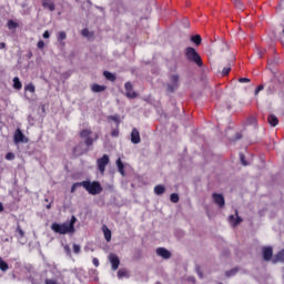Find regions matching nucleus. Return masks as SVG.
Segmentation results:
<instances>
[{
	"label": "nucleus",
	"instance_id": "41",
	"mask_svg": "<svg viewBox=\"0 0 284 284\" xmlns=\"http://www.w3.org/2000/svg\"><path fill=\"white\" fill-rule=\"evenodd\" d=\"M17 233L19 234L20 239H23V236H26V233L22 231L21 226L17 227Z\"/></svg>",
	"mask_w": 284,
	"mask_h": 284
},
{
	"label": "nucleus",
	"instance_id": "43",
	"mask_svg": "<svg viewBox=\"0 0 284 284\" xmlns=\"http://www.w3.org/2000/svg\"><path fill=\"white\" fill-rule=\"evenodd\" d=\"M265 89V84H261L255 89V95L258 94V92H261L262 90Z\"/></svg>",
	"mask_w": 284,
	"mask_h": 284
},
{
	"label": "nucleus",
	"instance_id": "39",
	"mask_svg": "<svg viewBox=\"0 0 284 284\" xmlns=\"http://www.w3.org/2000/svg\"><path fill=\"white\" fill-rule=\"evenodd\" d=\"M73 252H74V254H79L81 252V245L73 244Z\"/></svg>",
	"mask_w": 284,
	"mask_h": 284
},
{
	"label": "nucleus",
	"instance_id": "32",
	"mask_svg": "<svg viewBox=\"0 0 284 284\" xmlns=\"http://www.w3.org/2000/svg\"><path fill=\"white\" fill-rule=\"evenodd\" d=\"M7 26L9 30H14L16 28H19V23L14 22V20H9Z\"/></svg>",
	"mask_w": 284,
	"mask_h": 284
},
{
	"label": "nucleus",
	"instance_id": "57",
	"mask_svg": "<svg viewBox=\"0 0 284 284\" xmlns=\"http://www.w3.org/2000/svg\"><path fill=\"white\" fill-rule=\"evenodd\" d=\"M282 28H283V30H282V34H283V37H284V24L282 26Z\"/></svg>",
	"mask_w": 284,
	"mask_h": 284
},
{
	"label": "nucleus",
	"instance_id": "55",
	"mask_svg": "<svg viewBox=\"0 0 284 284\" xmlns=\"http://www.w3.org/2000/svg\"><path fill=\"white\" fill-rule=\"evenodd\" d=\"M200 278H203V273L202 272H197Z\"/></svg>",
	"mask_w": 284,
	"mask_h": 284
},
{
	"label": "nucleus",
	"instance_id": "34",
	"mask_svg": "<svg viewBox=\"0 0 284 284\" xmlns=\"http://www.w3.org/2000/svg\"><path fill=\"white\" fill-rule=\"evenodd\" d=\"M84 139H85L84 143L87 148H91V145H94V139H92L91 136L84 138Z\"/></svg>",
	"mask_w": 284,
	"mask_h": 284
},
{
	"label": "nucleus",
	"instance_id": "36",
	"mask_svg": "<svg viewBox=\"0 0 284 284\" xmlns=\"http://www.w3.org/2000/svg\"><path fill=\"white\" fill-rule=\"evenodd\" d=\"M230 72H232V68H230V67H225V68L222 70L223 77H227V74H230Z\"/></svg>",
	"mask_w": 284,
	"mask_h": 284
},
{
	"label": "nucleus",
	"instance_id": "42",
	"mask_svg": "<svg viewBox=\"0 0 284 284\" xmlns=\"http://www.w3.org/2000/svg\"><path fill=\"white\" fill-rule=\"evenodd\" d=\"M111 136H113V138L119 136V126H116L115 129H113V130L111 131Z\"/></svg>",
	"mask_w": 284,
	"mask_h": 284
},
{
	"label": "nucleus",
	"instance_id": "44",
	"mask_svg": "<svg viewBox=\"0 0 284 284\" xmlns=\"http://www.w3.org/2000/svg\"><path fill=\"white\" fill-rule=\"evenodd\" d=\"M81 34H82V37H90V30L83 29Z\"/></svg>",
	"mask_w": 284,
	"mask_h": 284
},
{
	"label": "nucleus",
	"instance_id": "56",
	"mask_svg": "<svg viewBox=\"0 0 284 284\" xmlns=\"http://www.w3.org/2000/svg\"><path fill=\"white\" fill-rule=\"evenodd\" d=\"M50 207H52V205H51V204L47 205V210H50Z\"/></svg>",
	"mask_w": 284,
	"mask_h": 284
},
{
	"label": "nucleus",
	"instance_id": "33",
	"mask_svg": "<svg viewBox=\"0 0 284 284\" xmlns=\"http://www.w3.org/2000/svg\"><path fill=\"white\" fill-rule=\"evenodd\" d=\"M65 39H68V34L65 33V31H60L58 33V41H65Z\"/></svg>",
	"mask_w": 284,
	"mask_h": 284
},
{
	"label": "nucleus",
	"instance_id": "2",
	"mask_svg": "<svg viewBox=\"0 0 284 284\" xmlns=\"http://www.w3.org/2000/svg\"><path fill=\"white\" fill-rule=\"evenodd\" d=\"M184 57L189 63H194V65H197V68H203V59L201 58V54L196 49L193 47H187L184 50Z\"/></svg>",
	"mask_w": 284,
	"mask_h": 284
},
{
	"label": "nucleus",
	"instance_id": "26",
	"mask_svg": "<svg viewBox=\"0 0 284 284\" xmlns=\"http://www.w3.org/2000/svg\"><path fill=\"white\" fill-rule=\"evenodd\" d=\"M191 41L192 43H195V45H201V42L203 41V39L201 38V36L195 34L191 37Z\"/></svg>",
	"mask_w": 284,
	"mask_h": 284
},
{
	"label": "nucleus",
	"instance_id": "15",
	"mask_svg": "<svg viewBox=\"0 0 284 284\" xmlns=\"http://www.w3.org/2000/svg\"><path fill=\"white\" fill-rule=\"evenodd\" d=\"M156 254L158 256H161L162 258H165V260L171 258L172 256V253H170V251H168V248L165 247L156 248Z\"/></svg>",
	"mask_w": 284,
	"mask_h": 284
},
{
	"label": "nucleus",
	"instance_id": "20",
	"mask_svg": "<svg viewBox=\"0 0 284 284\" xmlns=\"http://www.w3.org/2000/svg\"><path fill=\"white\" fill-rule=\"evenodd\" d=\"M103 77L106 79V81H111L112 83H114V81H116V75H114L110 71H104Z\"/></svg>",
	"mask_w": 284,
	"mask_h": 284
},
{
	"label": "nucleus",
	"instance_id": "3",
	"mask_svg": "<svg viewBox=\"0 0 284 284\" xmlns=\"http://www.w3.org/2000/svg\"><path fill=\"white\" fill-rule=\"evenodd\" d=\"M82 187L88 191L92 196H97V194H101L103 192V186H101V182L99 181H82Z\"/></svg>",
	"mask_w": 284,
	"mask_h": 284
},
{
	"label": "nucleus",
	"instance_id": "5",
	"mask_svg": "<svg viewBox=\"0 0 284 284\" xmlns=\"http://www.w3.org/2000/svg\"><path fill=\"white\" fill-rule=\"evenodd\" d=\"M108 165H110V155L109 154H104L102 158H99L97 160L98 171L100 172V174L102 176H103V174H105V168H108Z\"/></svg>",
	"mask_w": 284,
	"mask_h": 284
},
{
	"label": "nucleus",
	"instance_id": "25",
	"mask_svg": "<svg viewBox=\"0 0 284 284\" xmlns=\"http://www.w3.org/2000/svg\"><path fill=\"white\" fill-rule=\"evenodd\" d=\"M0 270L1 272H8L10 270V266L3 261L2 257H0Z\"/></svg>",
	"mask_w": 284,
	"mask_h": 284
},
{
	"label": "nucleus",
	"instance_id": "18",
	"mask_svg": "<svg viewBox=\"0 0 284 284\" xmlns=\"http://www.w3.org/2000/svg\"><path fill=\"white\" fill-rule=\"evenodd\" d=\"M115 163H116L118 172H120L122 176H125V166L123 165L121 158H119Z\"/></svg>",
	"mask_w": 284,
	"mask_h": 284
},
{
	"label": "nucleus",
	"instance_id": "31",
	"mask_svg": "<svg viewBox=\"0 0 284 284\" xmlns=\"http://www.w3.org/2000/svg\"><path fill=\"white\" fill-rule=\"evenodd\" d=\"M125 277H128V270H125V268H120V270L118 271V278H125Z\"/></svg>",
	"mask_w": 284,
	"mask_h": 284
},
{
	"label": "nucleus",
	"instance_id": "27",
	"mask_svg": "<svg viewBox=\"0 0 284 284\" xmlns=\"http://www.w3.org/2000/svg\"><path fill=\"white\" fill-rule=\"evenodd\" d=\"M26 92H31L32 94H34V92H37V88L34 87L33 83H29L24 87Z\"/></svg>",
	"mask_w": 284,
	"mask_h": 284
},
{
	"label": "nucleus",
	"instance_id": "52",
	"mask_svg": "<svg viewBox=\"0 0 284 284\" xmlns=\"http://www.w3.org/2000/svg\"><path fill=\"white\" fill-rule=\"evenodd\" d=\"M6 48V42H0V50H4Z\"/></svg>",
	"mask_w": 284,
	"mask_h": 284
},
{
	"label": "nucleus",
	"instance_id": "45",
	"mask_svg": "<svg viewBox=\"0 0 284 284\" xmlns=\"http://www.w3.org/2000/svg\"><path fill=\"white\" fill-rule=\"evenodd\" d=\"M239 82L240 83H250V79L248 78H240Z\"/></svg>",
	"mask_w": 284,
	"mask_h": 284
},
{
	"label": "nucleus",
	"instance_id": "4",
	"mask_svg": "<svg viewBox=\"0 0 284 284\" xmlns=\"http://www.w3.org/2000/svg\"><path fill=\"white\" fill-rule=\"evenodd\" d=\"M169 79L170 83L166 84V92H176L181 85V77L179 74H171Z\"/></svg>",
	"mask_w": 284,
	"mask_h": 284
},
{
	"label": "nucleus",
	"instance_id": "50",
	"mask_svg": "<svg viewBox=\"0 0 284 284\" xmlns=\"http://www.w3.org/2000/svg\"><path fill=\"white\" fill-rule=\"evenodd\" d=\"M235 139L236 141H241V139H243V133H236Z\"/></svg>",
	"mask_w": 284,
	"mask_h": 284
},
{
	"label": "nucleus",
	"instance_id": "19",
	"mask_svg": "<svg viewBox=\"0 0 284 284\" xmlns=\"http://www.w3.org/2000/svg\"><path fill=\"white\" fill-rule=\"evenodd\" d=\"M267 122L270 123V125L272 128H276V125H278V118H276V115H274V114H271L267 118Z\"/></svg>",
	"mask_w": 284,
	"mask_h": 284
},
{
	"label": "nucleus",
	"instance_id": "48",
	"mask_svg": "<svg viewBox=\"0 0 284 284\" xmlns=\"http://www.w3.org/2000/svg\"><path fill=\"white\" fill-rule=\"evenodd\" d=\"M92 263H93L94 267H99V258L94 257L92 260Z\"/></svg>",
	"mask_w": 284,
	"mask_h": 284
},
{
	"label": "nucleus",
	"instance_id": "9",
	"mask_svg": "<svg viewBox=\"0 0 284 284\" xmlns=\"http://www.w3.org/2000/svg\"><path fill=\"white\" fill-rule=\"evenodd\" d=\"M229 222L231 223V225L233 227H236V226L241 225V223H243V219H241V216H239V210H235V215L229 216Z\"/></svg>",
	"mask_w": 284,
	"mask_h": 284
},
{
	"label": "nucleus",
	"instance_id": "58",
	"mask_svg": "<svg viewBox=\"0 0 284 284\" xmlns=\"http://www.w3.org/2000/svg\"><path fill=\"white\" fill-rule=\"evenodd\" d=\"M99 139V135L95 136V140Z\"/></svg>",
	"mask_w": 284,
	"mask_h": 284
},
{
	"label": "nucleus",
	"instance_id": "7",
	"mask_svg": "<svg viewBox=\"0 0 284 284\" xmlns=\"http://www.w3.org/2000/svg\"><path fill=\"white\" fill-rule=\"evenodd\" d=\"M212 199H213V202L215 203V205H217V207H220V210H223V207H225V197L223 196V194L213 193Z\"/></svg>",
	"mask_w": 284,
	"mask_h": 284
},
{
	"label": "nucleus",
	"instance_id": "49",
	"mask_svg": "<svg viewBox=\"0 0 284 284\" xmlns=\"http://www.w3.org/2000/svg\"><path fill=\"white\" fill-rule=\"evenodd\" d=\"M248 123H251V124L256 123V118H254V116L248 118Z\"/></svg>",
	"mask_w": 284,
	"mask_h": 284
},
{
	"label": "nucleus",
	"instance_id": "24",
	"mask_svg": "<svg viewBox=\"0 0 284 284\" xmlns=\"http://www.w3.org/2000/svg\"><path fill=\"white\" fill-rule=\"evenodd\" d=\"M13 88L14 90H21V88H23V84L21 83L19 77L13 78Z\"/></svg>",
	"mask_w": 284,
	"mask_h": 284
},
{
	"label": "nucleus",
	"instance_id": "28",
	"mask_svg": "<svg viewBox=\"0 0 284 284\" xmlns=\"http://www.w3.org/2000/svg\"><path fill=\"white\" fill-rule=\"evenodd\" d=\"M234 1V6L237 10H245V4H243V2L241 0H233Z\"/></svg>",
	"mask_w": 284,
	"mask_h": 284
},
{
	"label": "nucleus",
	"instance_id": "14",
	"mask_svg": "<svg viewBox=\"0 0 284 284\" xmlns=\"http://www.w3.org/2000/svg\"><path fill=\"white\" fill-rule=\"evenodd\" d=\"M131 142L134 143V145H139V143H141V134L139 133V130L132 129Z\"/></svg>",
	"mask_w": 284,
	"mask_h": 284
},
{
	"label": "nucleus",
	"instance_id": "6",
	"mask_svg": "<svg viewBox=\"0 0 284 284\" xmlns=\"http://www.w3.org/2000/svg\"><path fill=\"white\" fill-rule=\"evenodd\" d=\"M265 88L268 90L270 94H274L280 88H281V82L274 78L267 83H265Z\"/></svg>",
	"mask_w": 284,
	"mask_h": 284
},
{
	"label": "nucleus",
	"instance_id": "22",
	"mask_svg": "<svg viewBox=\"0 0 284 284\" xmlns=\"http://www.w3.org/2000/svg\"><path fill=\"white\" fill-rule=\"evenodd\" d=\"M92 92H105L106 87L105 85H100V84H93L91 87Z\"/></svg>",
	"mask_w": 284,
	"mask_h": 284
},
{
	"label": "nucleus",
	"instance_id": "12",
	"mask_svg": "<svg viewBox=\"0 0 284 284\" xmlns=\"http://www.w3.org/2000/svg\"><path fill=\"white\" fill-rule=\"evenodd\" d=\"M262 254L264 261H270L272 256H274V250L272 248V246H264L262 248Z\"/></svg>",
	"mask_w": 284,
	"mask_h": 284
},
{
	"label": "nucleus",
	"instance_id": "17",
	"mask_svg": "<svg viewBox=\"0 0 284 284\" xmlns=\"http://www.w3.org/2000/svg\"><path fill=\"white\" fill-rule=\"evenodd\" d=\"M73 154L74 156H82V154H85V150H83V144H78L75 148H73Z\"/></svg>",
	"mask_w": 284,
	"mask_h": 284
},
{
	"label": "nucleus",
	"instance_id": "13",
	"mask_svg": "<svg viewBox=\"0 0 284 284\" xmlns=\"http://www.w3.org/2000/svg\"><path fill=\"white\" fill-rule=\"evenodd\" d=\"M42 8H44V10H49V12H54V10H57L53 0H42Z\"/></svg>",
	"mask_w": 284,
	"mask_h": 284
},
{
	"label": "nucleus",
	"instance_id": "46",
	"mask_svg": "<svg viewBox=\"0 0 284 284\" xmlns=\"http://www.w3.org/2000/svg\"><path fill=\"white\" fill-rule=\"evenodd\" d=\"M45 284H59V282L54 281V280L47 278Z\"/></svg>",
	"mask_w": 284,
	"mask_h": 284
},
{
	"label": "nucleus",
	"instance_id": "35",
	"mask_svg": "<svg viewBox=\"0 0 284 284\" xmlns=\"http://www.w3.org/2000/svg\"><path fill=\"white\" fill-rule=\"evenodd\" d=\"M170 201H171V203H179V194L172 193L170 195Z\"/></svg>",
	"mask_w": 284,
	"mask_h": 284
},
{
	"label": "nucleus",
	"instance_id": "23",
	"mask_svg": "<svg viewBox=\"0 0 284 284\" xmlns=\"http://www.w3.org/2000/svg\"><path fill=\"white\" fill-rule=\"evenodd\" d=\"M91 135H92V130L90 129H84L80 132L81 139H89Z\"/></svg>",
	"mask_w": 284,
	"mask_h": 284
},
{
	"label": "nucleus",
	"instance_id": "10",
	"mask_svg": "<svg viewBox=\"0 0 284 284\" xmlns=\"http://www.w3.org/2000/svg\"><path fill=\"white\" fill-rule=\"evenodd\" d=\"M14 143H28V139H26V135L21 131V129H17L16 133L13 135Z\"/></svg>",
	"mask_w": 284,
	"mask_h": 284
},
{
	"label": "nucleus",
	"instance_id": "47",
	"mask_svg": "<svg viewBox=\"0 0 284 284\" xmlns=\"http://www.w3.org/2000/svg\"><path fill=\"white\" fill-rule=\"evenodd\" d=\"M134 261H139L141 258V251H138L136 254L133 256Z\"/></svg>",
	"mask_w": 284,
	"mask_h": 284
},
{
	"label": "nucleus",
	"instance_id": "8",
	"mask_svg": "<svg viewBox=\"0 0 284 284\" xmlns=\"http://www.w3.org/2000/svg\"><path fill=\"white\" fill-rule=\"evenodd\" d=\"M124 88H125V97L128 99H136L138 94L136 92H134V88L132 87L131 82H125Z\"/></svg>",
	"mask_w": 284,
	"mask_h": 284
},
{
	"label": "nucleus",
	"instance_id": "29",
	"mask_svg": "<svg viewBox=\"0 0 284 284\" xmlns=\"http://www.w3.org/2000/svg\"><path fill=\"white\" fill-rule=\"evenodd\" d=\"M109 121H114V123H116V128H119V125H121V119L119 118V115H109Z\"/></svg>",
	"mask_w": 284,
	"mask_h": 284
},
{
	"label": "nucleus",
	"instance_id": "53",
	"mask_svg": "<svg viewBox=\"0 0 284 284\" xmlns=\"http://www.w3.org/2000/svg\"><path fill=\"white\" fill-rule=\"evenodd\" d=\"M263 54H264V52L263 51H258V57H260V59H263Z\"/></svg>",
	"mask_w": 284,
	"mask_h": 284
},
{
	"label": "nucleus",
	"instance_id": "1",
	"mask_svg": "<svg viewBox=\"0 0 284 284\" xmlns=\"http://www.w3.org/2000/svg\"><path fill=\"white\" fill-rule=\"evenodd\" d=\"M74 223H77V216L73 215L69 222H64L62 224L52 223L51 230L55 234H74V232H77V229H74Z\"/></svg>",
	"mask_w": 284,
	"mask_h": 284
},
{
	"label": "nucleus",
	"instance_id": "51",
	"mask_svg": "<svg viewBox=\"0 0 284 284\" xmlns=\"http://www.w3.org/2000/svg\"><path fill=\"white\" fill-rule=\"evenodd\" d=\"M42 37L43 39H48L50 37V31H44Z\"/></svg>",
	"mask_w": 284,
	"mask_h": 284
},
{
	"label": "nucleus",
	"instance_id": "11",
	"mask_svg": "<svg viewBox=\"0 0 284 284\" xmlns=\"http://www.w3.org/2000/svg\"><path fill=\"white\" fill-rule=\"evenodd\" d=\"M109 260L111 263V270H113V272H116V270H119V265H121V260H119V256L115 254H110Z\"/></svg>",
	"mask_w": 284,
	"mask_h": 284
},
{
	"label": "nucleus",
	"instance_id": "21",
	"mask_svg": "<svg viewBox=\"0 0 284 284\" xmlns=\"http://www.w3.org/2000/svg\"><path fill=\"white\" fill-rule=\"evenodd\" d=\"M154 193L158 195V196H161V194H165V186L162 185V184H158L154 186Z\"/></svg>",
	"mask_w": 284,
	"mask_h": 284
},
{
	"label": "nucleus",
	"instance_id": "59",
	"mask_svg": "<svg viewBox=\"0 0 284 284\" xmlns=\"http://www.w3.org/2000/svg\"><path fill=\"white\" fill-rule=\"evenodd\" d=\"M155 284H161V282H156Z\"/></svg>",
	"mask_w": 284,
	"mask_h": 284
},
{
	"label": "nucleus",
	"instance_id": "54",
	"mask_svg": "<svg viewBox=\"0 0 284 284\" xmlns=\"http://www.w3.org/2000/svg\"><path fill=\"white\" fill-rule=\"evenodd\" d=\"M0 212H3V204L0 202Z\"/></svg>",
	"mask_w": 284,
	"mask_h": 284
},
{
	"label": "nucleus",
	"instance_id": "38",
	"mask_svg": "<svg viewBox=\"0 0 284 284\" xmlns=\"http://www.w3.org/2000/svg\"><path fill=\"white\" fill-rule=\"evenodd\" d=\"M6 160L7 161H14V153L12 152H9L6 154Z\"/></svg>",
	"mask_w": 284,
	"mask_h": 284
},
{
	"label": "nucleus",
	"instance_id": "30",
	"mask_svg": "<svg viewBox=\"0 0 284 284\" xmlns=\"http://www.w3.org/2000/svg\"><path fill=\"white\" fill-rule=\"evenodd\" d=\"M78 187H83V182L73 183V185L71 186V194H74V192H77Z\"/></svg>",
	"mask_w": 284,
	"mask_h": 284
},
{
	"label": "nucleus",
	"instance_id": "37",
	"mask_svg": "<svg viewBox=\"0 0 284 284\" xmlns=\"http://www.w3.org/2000/svg\"><path fill=\"white\" fill-rule=\"evenodd\" d=\"M37 48L39 50H43V48H45V42H43V40H39L37 43Z\"/></svg>",
	"mask_w": 284,
	"mask_h": 284
},
{
	"label": "nucleus",
	"instance_id": "40",
	"mask_svg": "<svg viewBox=\"0 0 284 284\" xmlns=\"http://www.w3.org/2000/svg\"><path fill=\"white\" fill-rule=\"evenodd\" d=\"M240 160L242 165H248L247 161H245V155L243 153H240Z\"/></svg>",
	"mask_w": 284,
	"mask_h": 284
},
{
	"label": "nucleus",
	"instance_id": "16",
	"mask_svg": "<svg viewBox=\"0 0 284 284\" xmlns=\"http://www.w3.org/2000/svg\"><path fill=\"white\" fill-rule=\"evenodd\" d=\"M102 232L104 234V239H105L106 243H110V241H112V231H110V229H108V225H103Z\"/></svg>",
	"mask_w": 284,
	"mask_h": 284
}]
</instances>
